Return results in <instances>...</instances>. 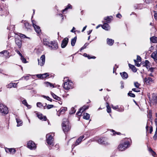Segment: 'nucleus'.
Returning a JSON list of instances; mask_svg holds the SVG:
<instances>
[{
    "label": "nucleus",
    "instance_id": "9",
    "mask_svg": "<svg viewBox=\"0 0 157 157\" xmlns=\"http://www.w3.org/2000/svg\"><path fill=\"white\" fill-rule=\"evenodd\" d=\"M38 64L41 66H43L45 62V56L44 55H42L40 58L39 60L38 59Z\"/></svg>",
    "mask_w": 157,
    "mask_h": 157
},
{
    "label": "nucleus",
    "instance_id": "29",
    "mask_svg": "<svg viewBox=\"0 0 157 157\" xmlns=\"http://www.w3.org/2000/svg\"><path fill=\"white\" fill-rule=\"evenodd\" d=\"M77 40V37L75 36L73 39H72L71 40V45L72 46H75V44Z\"/></svg>",
    "mask_w": 157,
    "mask_h": 157
},
{
    "label": "nucleus",
    "instance_id": "39",
    "mask_svg": "<svg viewBox=\"0 0 157 157\" xmlns=\"http://www.w3.org/2000/svg\"><path fill=\"white\" fill-rule=\"evenodd\" d=\"M152 111L151 110H149V111L147 115V117L149 118L151 120L152 118Z\"/></svg>",
    "mask_w": 157,
    "mask_h": 157
},
{
    "label": "nucleus",
    "instance_id": "44",
    "mask_svg": "<svg viewBox=\"0 0 157 157\" xmlns=\"http://www.w3.org/2000/svg\"><path fill=\"white\" fill-rule=\"evenodd\" d=\"M156 56H157V50L153 52L151 56V57H156Z\"/></svg>",
    "mask_w": 157,
    "mask_h": 157
},
{
    "label": "nucleus",
    "instance_id": "3",
    "mask_svg": "<svg viewBox=\"0 0 157 157\" xmlns=\"http://www.w3.org/2000/svg\"><path fill=\"white\" fill-rule=\"evenodd\" d=\"M73 85V83L71 80L67 79V81L65 82L63 84V87L66 90H68L70 89H72Z\"/></svg>",
    "mask_w": 157,
    "mask_h": 157
},
{
    "label": "nucleus",
    "instance_id": "34",
    "mask_svg": "<svg viewBox=\"0 0 157 157\" xmlns=\"http://www.w3.org/2000/svg\"><path fill=\"white\" fill-rule=\"evenodd\" d=\"M24 25L25 28L26 29H30V28L31 26V25H30L29 23L27 22H25L24 24Z\"/></svg>",
    "mask_w": 157,
    "mask_h": 157
},
{
    "label": "nucleus",
    "instance_id": "24",
    "mask_svg": "<svg viewBox=\"0 0 157 157\" xmlns=\"http://www.w3.org/2000/svg\"><path fill=\"white\" fill-rule=\"evenodd\" d=\"M113 18L112 16H107L104 18V19L106 21V22L107 23L110 22Z\"/></svg>",
    "mask_w": 157,
    "mask_h": 157
},
{
    "label": "nucleus",
    "instance_id": "25",
    "mask_svg": "<svg viewBox=\"0 0 157 157\" xmlns=\"http://www.w3.org/2000/svg\"><path fill=\"white\" fill-rule=\"evenodd\" d=\"M122 143L123 144L124 150H125L127 147H128V146L129 145V142L128 141H125Z\"/></svg>",
    "mask_w": 157,
    "mask_h": 157
},
{
    "label": "nucleus",
    "instance_id": "36",
    "mask_svg": "<svg viewBox=\"0 0 157 157\" xmlns=\"http://www.w3.org/2000/svg\"><path fill=\"white\" fill-rule=\"evenodd\" d=\"M43 43L44 45L48 46L49 47V45H50V42H49L46 39H45L43 40Z\"/></svg>",
    "mask_w": 157,
    "mask_h": 157
},
{
    "label": "nucleus",
    "instance_id": "12",
    "mask_svg": "<svg viewBox=\"0 0 157 157\" xmlns=\"http://www.w3.org/2000/svg\"><path fill=\"white\" fill-rule=\"evenodd\" d=\"M68 39L67 38H64L62 41L61 47L62 48H64L66 47L67 45L68 42Z\"/></svg>",
    "mask_w": 157,
    "mask_h": 157
},
{
    "label": "nucleus",
    "instance_id": "45",
    "mask_svg": "<svg viewBox=\"0 0 157 157\" xmlns=\"http://www.w3.org/2000/svg\"><path fill=\"white\" fill-rule=\"evenodd\" d=\"M134 85L135 87H136L137 88H139V87L140 86V84L139 83L137 82H136L134 83Z\"/></svg>",
    "mask_w": 157,
    "mask_h": 157
},
{
    "label": "nucleus",
    "instance_id": "17",
    "mask_svg": "<svg viewBox=\"0 0 157 157\" xmlns=\"http://www.w3.org/2000/svg\"><path fill=\"white\" fill-rule=\"evenodd\" d=\"M102 28L106 30H109V26L107 23H104L103 25H101Z\"/></svg>",
    "mask_w": 157,
    "mask_h": 157
},
{
    "label": "nucleus",
    "instance_id": "43",
    "mask_svg": "<svg viewBox=\"0 0 157 157\" xmlns=\"http://www.w3.org/2000/svg\"><path fill=\"white\" fill-rule=\"evenodd\" d=\"M67 108L66 107H63L62 108L60 109V112L61 113H63L64 111L66 110Z\"/></svg>",
    "mask_w": 157,
    "mask_h": 157
},
{
    "label": "nucleus",
    "instance_id": "63",
    "mask_svg": "<svg viewBox=\"0 0 157 157\" xmlns=\"http://www.w3.org/2000/svg\"><path fill=\"white\" fill-rule=\"evenodd\" d=\"M152 131H153L152 127V126H151L150 127L149 133L150 134L151 133Z\"/></svg>",
    "mask_w": 157,
    "mask_h": 157
},
{
    "label": "nucleus",
    "instance_id": "30",
    "mask_svg": "<svg viewBox=\"0 0 157 157\" xmlns=\"http://www.w3.org/2000/svg\"><path fill=\"white\" fill-rule=\"evenodd\" d=\"M22 104H23L25 105L29 109H30L31 108V105H29L26 101V100L25 99L23 100L22 101Z\"/></svg>",
    "mask_w": 157,
    "mask_h": 157
},
{
    "label": "nucleus",
    "instance_id": "54",
    "mask_svg": "<svg viewBox=\"0 0 157 157\" xmlns=\"http://www.w3.org/2000/svg\"><path fill=\"white\" fill-rule=\"evenodd\" d=\"M154 17L155 18V19L157 20V12L155 11H154Z\"/></svg>",
    "mask_w": 157,
    "mask_h": 157
},
{
    "label": "nucleus",
    "instance_id": "11",
    "mask_svg": "<svg viewBox=\"0 0 157 157\" xmlns=\"http://www.w3.org/2000/svg\"><path fill=\"white\" fill-rule=\"evenodd\" d=\"M98 142L101 144L106 145L108 144L106 139L105 138H101L98 140Z\"/></svg>",
    "mask_w": 157,
    "mask_h": 157
},
{
    "label": "nucleus",
    "instance_id": "19",
    "mask_svg": "<svg viewBox=\"0 0 157 157\" xmlns=\"http://www.w3.org/2000/svg\"><path fill=\"white\" fill-rule=\"evenodd\" d=\"M1 53H3V55L7 58H9L10 56V53L7 51H3L1 52Z\"/></svg>",
    "mask_w": 157,
    "mask_h": 157
},
{
    "label": "nucleus",
    "instance_id": "20",
    "mask_svg": "<svg viewBox=\"0 0 157 157\" xmlns=\"http://www.w3.org/2000/svg\"><path fill=\"white\" fill-rule=\"evenodd\" d=\"M128 65L129 68L132 69L133 72H136L137 71L136 68L134 65L129 64Z\"/></svg>",
    "mask_w": 157,
    "mask_h": 157
},
{
    "label": "nucleus",
    "instance_id": "14",
    "mask_svg": "<svg viewBox=\"0 0 157 157\" xmlns=\"http://www.w3.org/2000/svg\"><path fill=\"white\" fill-rule=\"evenodd\" d=\"M37 116L40 120L46 121L47 120V117L45 116H43L41 113H36Z\"/></svg>",
    "mask_w": 157,
    "mask_h": 157
},
{
    "label": "nucleus",
    "instance_id": "2",
    "mask_svg": "<svg viewBox=\"0 0 157 157\" xmlns=\"http://www.w3.org/2000/svg\"><path fill=\"white\" fill-rule=\"evenodd\" d=\"M48 73H45L42 74H40L33 75L28 74L24 76L22 78H45L48 76Z\"/></svg>",
    "mask_w": 157,
    "mask_h": 157
},
{
    "label": "nucleus",
    "instance_id": "46",
    "mask_svg": "<svg viewBox=\"0 0 157 157\" xmlns=\"http://www.w3.org/2000/svg\"><path fill=\"white\" fill-rule=\"evenodd\" d=\"M149 63V62L147 60H146L144 63V66H146V67L148 66V64Z\"/></svg>",
    "mask_w": 157,
    "mask_h": 157
},
{
    "label": "nucleus",
    "instance_id": "8",
    "mask_svg": "<svg viewBox=\"0 0 157 157\" xmlns=\"http://www.w3.org/2000/svg\"><path fill=\"white\" fill-rule=\"evenodd\" d=\"M89 107L87 105L83 106L80 108L79 110L76 113V115L79 116L81 115L82 113L86 110Z\"/></svg>",
    "mask_w": 157,
    "mask_h": 157
},
{
    "label": "nucleus",
    "instance_id": "60",
    "mask_svg": "<svg viewBox=\"0 0 157 157\" xmlns=\"http://www.w3.org/2000/svg\"><path fill=\"white\" fill-rule=\"evenodd\" d=\"M48 78H53L54 77V74H48Z\"/></svg>",
    "mask_w": 157,
    "mask_h": 157
},
{
    "label": "nucleus",
    "instance_id": "56",
    "mask_svg": "<svg viewBox=\"0 0 157 157\" xmlns=\"http://www.w3.org/2000/svg\"><path fill=\"white\" fill-rule=\"evenodd\" d=\"M112 108L116 110L118 108V105H116V106H114L113 105H112Z\"/></svg>",
    "mask_w": 157,
    "mask_h": 157
},
{
    "label": "nucleus",
    "instance_id": "31",
    "mask_svg": "<svg viewBox=\"0 0 157 157\" xmlns=\"http://www.w3.org/2000/svg\"><path fill=\"white\" fill-rule=\"evenodd\" d=\"M118 148L120 151H122L124 150L123 144L122 143H121L118 146Z\"/></svg>",
    "mask_w": 157,
    "mask_h": 157
},
{
    "label": "nucleus",
    "instance_id": "52",
    "mask_svg": "<svg viewBox=\"0 0 157 157\" xmlns=\"http://www.w3.org/2000/svg\"><path fill=\"white\" fill-rule=\"evenodd\" d=\"M13 86V83H11L7 86V88H11Z\"/></svg>",
    "mask_w": 157,
    "mask_h": 157
},
{
    "label": "nucleus",
    "instance_id": "48",
    "mask_svg": "<svg viewBox=\"0 0 157 157\" xmlns=\"http://www.w3.org/2000/svg\"><path fill=\"white\" fill-rule=\"evenodd\" d=\"M36 105L38 107H41L43 105L41 102H38L36 104Z\"/></svg>",
    "mask_w": 157,
    "mask_h": 157
},
{
    "label": "nucleus",
    "instance_id": "64",
    "mask_svg": "<svg viewBox=\"0 0 157 157\" xmlns=\"http://www.w3.org/2000/svg\"><path fill=\"white\" fill-rule=\"evenodd\" d=\"M153 138L155 140H156L157 138V135H155V134L153 136Z\"/></svg>",
    "mask_w": 157,
    "mask_h": 157
},
{
    "label": "nucleus",
    "instance_id": "27",
    "mask_svg": "<svg viewBox=\"0 0 157 157\" xmlns=\"http://www.w3.org/2000/svg\"><path fill=\"white\" fill-rule=\"evenodd\" d=\"M90 118V115L87 113H83V118L86 120H88Z\"/></svg>",
    "mask_w": 157,
    "mask_h": 157
},
{
    "label": "nucleus",
    "instance_id": "62",
    "mask_svg": "<svg viewBox=\"0 0 157 157\" xmlns=\"http://www.w3.org/2000/svg\"><path fill=\"white\" fill-rule=\"evenodd\" d=\"M152 58H153L154 59V60L157 63V56H156V57H151Z\"/></svg>",
    "mask_w": 157,
    "mask_h": 157
},
{
    "label": "nucleus",
    "instance_id": "59",
    "mask_svg": "<svg viewBox=\"0 0 157 157\" xmlns=\"http://www.w3.org/2000/svg\"><path fill=\"white\" fill-rule=\"evenodd\" d=\"M132 90L134 92H138L140 91V90H139L137 89L136 88H133Z\"/></svg>",
    "mask_w": 157,
    "mask_h": 157
},
{
    "label": "nucleus",
    "instance_id": "1",
    "mask_svg": "<svg viewBox=\"0 0 157 157\" xmlns=\"http://www.w3.org/2000/svg\"><path fill=\"white\" fill-rule=\"evenodd\" d=\"M62 126L63 130L65 134L70 130L71 127L67 119L64 118L63 119Z\"/></svg>",
    "mask_w": 157,
    "mask_h": 157
},
{
    "label": "nucleus",
    "instance_id": "16",
    "mask_svg": "<svg viewBox=\"0 0 157 157\" xmlns=\"http://www.w3.org/2000/svg\"><path fill=\"white\" fill-rule=\"evenodd\" d=\"M5 151L7 153L14 154L16 151L15 150L14 148H6Z\"/></svg>",
    "mask_w": 157,
    "mask_h": 157
},
{
    "label": "nucleus",
    "instance_id": "49",
    "mask_svg": "<svg viewBox=\"0 0 157 157\" xmlns=\"http://www.w3.org/2000/svg\"><path fill=\"white\" fill-rule=\"evenodd\" d=\"M137 60L138 62H141V57L138 55L137 56Z\"/></svg>",
    "mask_w": 157,
    "mask_h": 157
},
{
    "label": "nucleus",
    "instance_id": "40",
    "mask_svg": "<svg viewBox=\"0 0 157 157\" xmlns=\"http://www.w3.org/2000/svg\"><path fill=\"white\" fill-rule=\"evenodd\" d=\"M7 29L13 31L15 29V27L14 25H12L8 27L7 28Z\"/></svg>",
    "mask_w": 157,
    "mask_h": 157
},
{
    "label": "nucleus",
    "instance_id": "4",
    "mask_svg": "<svg viewBox=\"0 0 157 157\" xmlns=\"http://www.w3.org/2000/svg\"><path fill=\"white\" fill-rule=\"evenodd\" d=\"M0 112L2 115H5L8 113V109L7 107L2 103H0Z\"/></svg>",
    "mask_w": 157,
    "mask_h": 157
},
{
    "label": "nucleus",
    "instance_id": "13",
    "mask_svg": "<svg viewBox=\"0 0 157 157\" xmlns=\"http://www.w3.org/2000/svg\"><path fill=\"white\" fill-rule=\"evenodd\" d=\"M15 42L16 44L19 48H21L22 45V41L18 37L15 38Z\"/></svg>",
    "mask_w": 157,
    "mask_h": 157
},
{
    "label": "nucleus",
    "instance_id": "32",
    "mask_svg": "<svg viewBox=\"0 0 157 157\" xmlns=\"http://www.w3.org/2000/svg\"><path fill=\"white\" fill-rule=\"evenodd\" d=\"M152 100L154 102L157 103V96L153 94L152 95Z\"/></svg>",
    "mask_w": 157,
    "mask_h": 157
},
{
    "label": "nucleus",
    "instance_id": "22",
    "mask_svg": "<svg viewBox=\"0 0 157 157\" xmlns=\"http://www.w3.org/2000/svg\"><path fill=\"white\" fill-rule=\"evenodd\" d=\"M150 40L153 43H157V37H155L154 36H152V37H150Z\"/></svg>",
    "mask_w": 157,
    "mask_h": 157
},
{
    "label": "nucleus",
    "instance_id": "6",
    "mask_svg": "<svg viewBox=\"0 0 157 157\" xmlns=\"http://www.w3.org/2000/svg\"><path fill=\"white\" fill-rule=\"evenodd\" d=\"M46 142L47 143L50 145L53 146L52 136L50 134H48L46 136Z\"/></svg>",
    "mask_w": 157,
    "mask_h": 157
},
{
    "label": "nucleus",
    "instance_id": "21",
    "mask_svg": "<svg viewBox=\"0 0 157 157\" xmlns=\"http://www.w3.org/2000/svg\"><path fill=\"white\" fill-rule=\"evenodd\" d=\"M107 44L110 46H112L114 42V40L111 39L107 38Z\"/></svg>",
    "mask_w": 157,
    "mask_h": 157
},
{
    "label": "nucleus",
    "instance_id": "10",
    "mask_svg": "<svg viewBox=\"0 0 157 157\" xmlns=\"http://www.w3.org/2000/svg\"><path fill=\"white\" fill-rule=\"evenodd\" d=\"M84 138L83 135L80 136L76 140L75 144L72 145V147H74L75 146L78 145L82 141V140Z\"/></svg>",
    "mask_w": 157,
    "mask_h": 157
},
{
    "label": "nucleus",
    "instance_id": "57",
    "mask_svg": "<svg viewBox=\"0 0 157 157\" xmlns=\"http://www.w3.org/2000/svg\"><path fill=\"white\" fill-rule=\"evenodd\" d=\"M3 11H4V10L2 9V8H0V14L1 16H2L4 15V14L3 13Z\"/></svg>",
    "mask_w": 157,
    "mask_h": 157
},
{
    "label": "nucleus",
    "instance_id": "5",
    "mask_svg": "<svg viewBox=\"0 0 157 157\" xmlns=\"http://www.w3.org/2000/svg\"><path fill=\"white\" fill-rule=\"evenodd\" d=\"M49 48L51 50H56L58 48V43L56 41H51Z\"/></svg>",
    "mask_w": 157,
    "mask_h": 157
},
{
    "label": "nucleus",
    "instance_id": "7",
    "mask_svg": "<svg viewBox=\"0 0 157 157\" xmlns=\"http://www.w3.org/2000/svg\"><path fill=\"white\" fill-rule=\"evenodd\" d=\"M27 146L31 150H35L36 147L35 144L32 141H29L27 144Z\"/></svg>",
    "mask_w": 157,
    "mask_h": 157
},
{
    "label": "nucleus",
    "instance_id": "61",
    "mask_svg": "<svg viewBox=\"0 0 157 157\" xmlns=\"http://www.w3.org/2000/svg\"><path fill=\"white\" fill-rule=\"evenodd\" d=\"M89 44V43H86L84 46L82 47L84 49L86 48V46L88 45Z\"/></svg>",
    "mask_w": 157,
    "mask_h": 157
},
{
    "label": "nucleus",
    "instance_id": "42",
    "mask_svg": "<svg viewBox=\"0 0 157 157\" xmlns=\"http://www.w3.org/2000/svg\"><path fill=\"white\" fill-rule=\"evenodd\" d=\"M20 59L23 63H26L27 62L26 59H25L23 56L21 57Z\"/></svg>",
    "mask_w": 157,
    "mask_h": 157
},
{
    "label": "nucleus",
    "instance_id": "50",
    "mask_svg": "<svg viewBox=\"0 0 157 157\" xmlns=\"http://www.w3.org/2000/svg\"><path fill=\"white\" fill-rule=\"evenodd\" d=\"M44 98H46V99L47 100H48V101H50L51 102L52 101V99L51 98H50L49 97H48V96H44Z\"/></svg>",
    "mask_w": 157,
    "mask_h": 157
},
{
    "label": "nucleus",
    "instance_id": "38",
    "mask_svg": "<svg viewBox=\"0 0 157 157\" xmlns=\"http://www.w3.org/2000/svg\"><path fill=\"white\" fill-rule=\"evenodd\" d=\"M128 95L133 98H135V95L134 94L132 93V91H129L128 93Z\"/></svg>",
    "mask_w": 157,
    "mask_h": 157
},
{
    "label": "nucleus",
    "instance_id": "18",
    "mask_svg": "<svg viewBox=\"0 0 157 157\" xmlns=\"http://www.w3.org/2000/svg\"><path fill=\"white\" fill-rule=\"evenodd\" d=\"M51 94L52 95V97H53V98L57 100L58 101H60L61 100V98L58 96H57L54 93H53L52 92H51Z\"/></svg>",
    "mask_w": 157,
    "mask_h": 157
},
{
    "label": "nucleus",
    "instance_id": "41",
    "mask_svg": "<svg viewBox=\"0 0 157 157\" xmlns=\"http://www.w3.org/2000/svg\"><path fill=\"white\" fill-rule=\"evenodd\" d=\"M76 110L74 107H72L71 109V111L70 112V114H74L75 113Z\"/></svg>",
    "mask_w": 157,
    "mask_h": 157
},
{
    "label": "nucleus",
    "instance_id": "28",
    "mask_svg": "<svg viewBox=\"0 0 157 157\" xmlns=\"http://www.w3.org/2000/svg\"><path fill=\"white\" fill-rule=\"evenodd\" d=\"M152 79H144V82L147 85L150 84L153 82Z\"/></svg>",
    "mask_w": 157,
    "mask_h": 157
},
{
    "label": "nucleus",
    "instance_id": "15",
    "mask_svg": "<svg viewBox=\"0 0 157 157\" xmlns=\"http://www.w3.org/2000/svg\"><path fill=\"white\" fill-rule=\"evenodd\" d=\"M32 22L33 26L34 27L36 32L37 33H39L41 31L40 27L39 26H37L33 22V21Z\"/></svg>",
    "mask_w": 157,
    "mask_h": 157
},
{
    "label": "nucleus",
    "instance_id": "58",
    "mask_svg": "<svg viewBox=\"0 0 157 157\" xmlns=\"http://www.w3.org/2000/svg\"><path fill=\"white\" fill-rule=\"evenodd\" d=\"M15 52L17 53V54H18L19 56L21 57V56L22 55V54L20 53V52H19V51L17 50H15Z\"/></svg>",
    "mask_w": 157,
    "mask_h": 157
},
{
    "label": "nucleus",
    "instance_id": "55",
    "mask_svg": "<svg viewBox=\"0 0 157 157\" xmlns=\"http://www.w3.org/2000/svg\"><path fill=\"white\" fill-rule=\"evenodd\" d=\"M20 37H21L22 38H26L29 39V38L26 37V36H25L24 35L22 34H21L20 35Z\"/></svg>",
    "mask_w": 157,
    "mask_h": 157
},
{
    "label": "nucleus",
    "instance_id": "53",
    "mask_svg": "<svg viewBox=\"0 0 157 157\" xmlns=\"http://www.w3.org/2000/svg\"><path fill=\"white\" fill-rule=\"evenodd\" d=\"M87 57L88 58V59H94L96 58V57L94 56H93L92 57L91 56H90V55H88V56H87Z\"/></svg>",
    "mask_w": 157,
    "mask_h": 157
},
{
    "label": "nucleus",
    "instance_id": "33",
    "mask_svg": "<svg viewBox=\"0 0 157 157\" xmlns=\"http://www.w3.org/2000/svg\"><path fill=\"white\" fill-rule=\"evenodd\" d=\"M106 108H107V111L108 113H110L111 112V109L109 105V103L108 102H106Z\"/></svg>",
    "mask_w": 157,
    "mask_h": 157
},
{
    "label": "nucleus",
    "instance_id": "35",
    "mask_svg": "<svg viewBox=\"0 0 157 157\" xmlns=\"http://www.w3.org/2000/svg\"><path fill=\"white\" fill-rule=\"evenodd\" d=\"M16 120L17 122V126H19L21 125V124H22V122L18 118H16Z\"/></svg>",
    "mask_w": 157,
    "mask_h": 157
},
{
    "label": "nucleus",
    "instance_id": "26",
    "mask_svg": "<svg viewBox=\"0 0 157 157\" xmlns=\"http://www.w3.org/2000/svg\"><path fill=\"white\" fill-rule=\"evenodd\" d=\"M44 83L47 87H48L49 86L50 87H53V88L56 87L54 86V85L48 82H45Z\"/></svg>",
    "mask_w": 157,
    "mask_h": 157
},
{
    "label": "nucleus",
    "instance_id": "37",
    "mask_svg": "<svg viewBox=\"0 0 157 157\" xmlns=\"http://www.w3.org/2000/svg\"><path fill=\"white\" fill-rule=\"evenodd\" d=\"M72 8V6L70 4H69L66 8L64 10H62V13H63L64 12L67 10L68 9H71Z\"/></svg>",
    "mask_w": 157,
    "mask_h": 157
},
{
    "label": "nucleus",
    "instance_id": "51",
    "mask_svg": "<svg viewBox=\"0 0 157 157\" xmlns=\"http://www.w3.org/2000/svg\"><path fill=\"white\" fill-rule=\"evenodd\" d=\"M54 107V105H48L47 106V109H49L52 108H53Z\"/></svg>",
    "mask_w": 157,
    "mask_h": 157
},
{
    "label": "nucleus",
    "instance_id": "23",
    "mask_svg": "<svg viewBox=\"0 0 157 157\" xmlns=\"http://www.w3.org/2000/svg\"><path fill=\"white\" fill-rule=\"evenodd\" d=\"M120 74L123 78H128V75L126 72H124L122 73H120Z\"/></svg>",
    "mask_w": 157,
    "mask_h": 157
},
{
    "label": "nucleus",
    "instance_id": "47",
    "mask_svg": "<svg viewBox=\"0 0 157 157\" xmlns=\"http://www.w3.org/2000/svg\"><path fill=\"white\" fill-rule=\"evenodd\" d=\"M111 131L113 132V135H115L116 134H117L118 135H120L121 134V133L120 132H116L115 131L112 129Z\"/></svg>",
    "mask_w": 157,
    "mask_h": 157
}]
</instances>
